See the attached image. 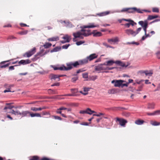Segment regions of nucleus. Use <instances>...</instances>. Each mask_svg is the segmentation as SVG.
Listing matches in <instances>:
<instances>
[{
  "instance_id": "38",
  "label": "nucleus",
  "mask_w": 160,
  "mask_h": 160,
  "mask_svg": "<svg viewBox=\"0 0 160 160\" xmlns=\"http://www.w3.org/2000/svg\"><path fill=\"white\" fill-rule=\"evenodd\" d=\"M98 76L96 75L92 76L90 77L91 80L94 81L97 78Z\"/></svg>"
},
{
  "instance_id": "19",
  "label": "nucleus",
  "mask_w": 160,
  "mask_h": 160,
  "mask_svg": "<svg viewBox=\"0 0 160 160\" xmlns=\"http://www.w3.org/2000/svg\"><path fill=\"white\" fill-rule=\"evenodd\" d=\"M138 23L141 25L143 28H147L148 26V22L147 21L144 22L141 21L138 22Z\"/></svg>"
},
{
  "instance_id": "42",
  "label": "nucleus",
  "mask_w": 160,
  "mask_h": 160,
  "mask_svg": "<svg viewBox=\"0 0 160 160\" xmlns=\"http://www.w3.org/2000/svg\"><path fill=\"white\" fill-rule=\"evenodd\" d=\"M105 115L104 113H100L98 114H93V116H96L97 117H100L101 116L104 115Z\"/></svg>"
},
{
  "instance_id": "22",
  "label": "nucleus",
  "mask_w": 160,
  "mask_h": 160,
  "mask_svg": "<svg viewBox=\"0 0 160 160\" xmlns=\"http://www.w3.org/2000/svg\"><path fill=\"white\" fill-rule=\"evenodd\" d=\"M12 104V103H6L5 104L7 106L4 108L3 110H5L7 109H12V108H13L14 107L13 106L11 105Z\"/></svg>"
},
{
  "instance_id": "9",
  "label": "nucleus",
  "mask_w": 160,
  "mask_h": 160,
  "mask_svg": "<svg viewBox=\"0 0 160 160\" xmlns=\"http://www.w3.org/2000/svg\"><path fill=\"white\" fill-rule=\"evenodd\" d=\"M124 81L122 80H115L112 81L111 83L114 84V86L115 87H119L121 86L123 82Z\"/></svg>"
},
{
  "instance_id": "55",
  "label": "nucleus",
  "mask_w": 160,
  "mask_h": 160,
  "mask_svg": "<svg viewBox=\"0 0 160 160\" xmlns=\"http://www.w3.org/2000/svg\"><path fill=\"white\" fill-rule=\"evenodd\" d=\"M14 38H16L14 37L13 36H9L8 37V38H7V39H13Z\"/></svg>"
},
{
  "instance_id": "13",
  "label": "nucleus",
  "mask_w": 160,
  "mask_h": 160,
  "mask_svg": "<svg viewBox=\"0 0 160 160\" xmlns=\"http://www.w3.org/2000/svg\"><path fill=\"white\" fill-rule=\"evenodd\" d=\"M115 63L122 67L126 68L129 65V63L128 62H127V64H126L120 61H116L115 62Z\"/></svg>"
},
{
  "instance_id": "54",
  "label": "nucleus",
  "mask_w": 160,
  "mask_h": 160,
  "mask_svg": "<svg viewBox=\"0 0 160 160\" xmlns=\"http://www.w3.org/2000/svg\"><path fill=\"white\" fill-rule=\"evenodd\" d=\"M12 27L11 25L10 24H8L7 25H5L3 26V27Z\"/></svg>"
},
{
  "instance_id": "40",
  "label": "nucleus",
  "mask_w": 160,
  "mask_h": 160,
  "mask_svg": "<svg viewBox=\"0 0 160 160\" xmlns=\"http://www.w3.org/2000/svg\"><path fill=\"white\" fill-rule=\"evenodd\" d=\"M152 11L153 12H159V10L158 8H152Z\"/></svg>"
},
{
  "instance_id": "49",
  "label": "nucleus",
  "mask_w": 160,
  "mask_h": 160,
  "mask_svg": "<svg viewBox=\"0 0 160 160\" xmlns=\"http://www.w3.org/2000/svg\"><path fill=\"white\" fill-rule=\"evenodd\" d=\"M155 115H160V112H159V110H156L155 111H154Z\"/></svg>"
},
{
  "instance_id": "30",
  "label": "nucleus",
  "mask_w": 160,
  "mask_h": 160,
  "mask_svg": "<svg viewBox=\"0 0 160 160\" xmlns=\"http://www.w3.org/2000/svg\"><path fill=\"white\" fill-rule=\"evenodd\" d=\"M19 112V111L18 110L14 111L13 110H12L9 113L15 115H18Z\"/></svg>"
},
{
  "instance_id": "2",
  "label": "nucleus",
  "mask_w": 160,
  "mask_h": 160,
  "mask_svg": "<svg viewBox=\"0 0 160 160\" xmlns=\"http://www.w3.org/2000/svg\"><path fill=\"white\" fill-rule=\"evenodd\" d=\"M97 57L98 55L95 53L91 54L86 58L74 62V64L73 65L75 66V68H78L79 65L87 63L88 62V60L91 61L97 58Z\"/></svg>"
},
{
  "instance_id": "11",
  "label": "nucleus",
  "mask_w": 160,
  "mask_h": 160,
  "mask_svg": "<svg viewBox=\"0 0 160 160\" xmlns=\"http://www.w3.org/2000/svg\"><path fill=\"white\" fill-rule=\"evenodd\" d=\"M79 113L80 114L87 113L90 115H91L93 113H96V112L92 110L89 108H87L85 110H81L80 111Z\"/></svg>"
},
{
  "instance_id": "33",
  "label": "nucleus",
  "mask_w": 160,
  "mask_h": 160,
  "mask_svg": "<svg viewBox=\"0 0 160 160\" xmlns=\"http://www.w3.org/2000/svg\"><path fill=\"white\" fill-rule=\"evenodd\" d=\"M29 160H39V159L38 156H34L31 157Z\"/></svg>"
},
{
  "instance_id": "24",
  "label": "nucleus",
  "mask_w": 160,
  "mask_h": 160,
  "mask_svg": "<svg viewBox=\"0 0 160 160\" xmlns=\"http://www.w3.org/2000/svg\"><path fill=\"white\" fill-rule=\"evenodd\" d=\"M144 122V121L143 120L138 119L135 121V123L136 124L140 125L143 124Z\"/></svg>"
},
{
  "instance_id": "10",
  "label": "nucleus",
  "mask_w": 160,
  "mask_h": 160,
  "mask_svg": "<svg viewBox=\"0 0 160 160\" xmlns=\"http://www.w3.org/2000/svg\"><path fill=\"white\" fill-rule=\"evenodd\" d=\"M117 121L118 122L119 124L121 126L123 127H125L126 124L128 122L127 120L122 118H116V122Z\"/></svg>"
},
{
  "instance_id": "6",
  "label": "nucleus",
  "mask_w": 160,
  "mask_h": 160,
  "mask_svg": "<svg viewBox=\"0 0 160 160\" xmlns=\"http://www.w3.org/2000/svg\"><path fill=\"white\" fill-rule=\"evenodd\" d=\"M138 73L142 76H143L144 74H145L146 76H151L153 74V72L151 70H141L138 71Z\"/></svg>"
},
{
  "instance_id": "43",
  "label": "nucleus",
  "mask_w": 160,
  "mask_h": 160,
  "mask_svg": "<svg viewBox=\"0 0 160 160\" xmlns=\"http://www.w3.org/2000/svg\"><path fill=\"white\" fill-rule=\"evenodd\" d=\"M54 118L56 119H58L60 120H62V118L60 117L57 116H53Z\"/></svg>"
},
{
  "instance_id": "57",
  "label": "nucleus",
  "mask_w": 160,
  "mask_h": 160,
  "mask_svg": "<svg viewBox=\"0 0 160 160\" xmlns=\"http://www.w3.org/2000/svg\"><path fill=\"white\" fill-rule=\"evenodd\" d=\"M114 90H108V92L110 94L113 93Z\"/></svg>"
},
{
  "instance_id": "29",
  "label": "nucleus",
  "mask_w": 160,
  "mask_h": 160,
  "mask_svg": "<svg viewBox=\"0 0 160 160\" xmlns=\"http://www.w3.org/2000/svg\"><path fill=\"white\" fill-rule=\"evenodd\" d=\"M106 63V64L104 63L103 64V65H106L107 66L111 65L113 63H115V62H114L112 60H109Z\"/></svg>"
},
{
  "instance_id": "14",
  "label": "nucleus",
  "mask_w": 160,
  "mask_h": 160,
  "mask_svg": "<svg viewBox=\"0 0 160 160\" xmlns=\"http://www.w3.org/2000/svg\"><path fill=\"white\" fill-rule=\"evenodd\" d=\"M125 32L128 35H132L133 36H136L135 32L131 29H127L125 30Z\"/></svg>"
},
{
  "instance_id": "62",
  "label": "nucleus",
  "mask_w": 160,
  "mask_h": 160,
  "mask_svg": "<svg viewBox=\"0 0 160 160\" xmlns=\"http://www.w3.org/2000/svg\"><path fill=\"white\" fill-rule=\"evenodd\" d=\"M148 115H155L154 112L152 113H147Z\"/></svg>"
},
{
  "instance_id": "20",
  "label": "nucleus",
  "mask_w": 160,
  "mask_h": 160,
  "mask_svg": "<svg viewBox=\"0 0 160 160\" xmlns=\"http://www.w3.org/2000/svg\"><path fill=\"white\" fill-rule=\"evenodd\" d=\"M10 60H8L1 62L0 63V68H3L8 67L10 64V63H8L4 65H3L2 64H4L5 62H8Z\"/></svg>"
},
{
  "instance_id": "64",
  "label": "nucleus",
  "mask_w": 160,
  "mask_h": 160,
  "mask_svg": "<svg viewBox=\"0 0 160 160\" xmlns=\"http://www.w3.org/2000/svg\"><path fill=\"white\" fill-rule=\"evenodd\" d=\"M7 117L8 118H9L11 120H12L13 119L11 117L10 115H8Z\"/></svg>"
},
{
  "instance_id": "52",
  "label": "nucleus",
  "mask_w": 160,
  "mask_h": 160,
  "mask_svg": "<svg viewBox=\"0 0 160 160\" xmlns=\"http://www.w3.org/2000/svg\"><path fill=\"white\" fill-rule=\"evenodd\" d=\"M128 84H129V83H128V82H127L126 83H123V84L122 83V84L121 86H122V87H124V86L128 87Z\"/></svg>"
},
{
  "instance_id": "45",
  "label": "nucleus",
  "mask_w": 160,
  "mask_h": 160,
  "mask_svg": "<svg viewBox=\"0 0 160 160\" xmlns=\"http://www.w3.org/2000/svg\"><path fill=\"white\" fill-rule=\"evenodd\" d=\"M70 46V44H66L65 45H64L62 46V48L63 49H67L68 47Z\"/></svg>"
},
{
  "instance_id": "23",
  "label": "nucleus",
  "mask_w": 160,
  "mask_h": 160,
  "mask_svg": "<svg viewBox=\"0 0 160 160\" xmlns=\"http://www.w3.org/2000/svg\"><path fill=\"white\" fill-rule=\"evenodd\" d=\"M59 38L57 36L55 37H52L48 39V40L49 41H55L58 40Z\"/></svg>"
},
{
  "instance_id": "4",
  "label": "nucleus",
  "mask_w": 160,
  "mask_h": 160,
  "mask_svg": "<svg viewBox=\"0 0 160 160\" xmlns=\"http://www.w3.org/2000/svg\"><path fill=\"white\" fill-rule=\"evenodd\" d=\"M74 64V62H71L66 63L67 67L64 66H62L59 67L54 66L53 68L55 70H60L68 71L72 69L73 67L75 68V66L73 65Z\"/></svg>"
},
{
  "instance_id": "48",
  "label": "nucleus",
  "mask_w": 160,
  "mask_h": 160,
  "mask_svg": "<svg viewBox=\"0 0 160 160\" xmlns=\"http://www.w3.org/2000/svg\"><path fill=\"white\" fill-rule=\"evenodd\" d=\"M82 77L83 78H88V74L86 73H84L82 74Z\"/></svg>"
},
{
  "instance_id": "35",
  "label": "nucleus",
  "mask_w": 160,
  "mask_h": 160,
  "mask_svg": "<svg viewBox=\"0 0 160 160\" xmlns=\"http://www.w3.org/2000/svg\"><path fill=\"white\" fill-rule=\"evenodd\" d=\"M94 36H100L102 35V33L100 32H97L96 33L93 32Z\"/></svg>"
},
{
  "instance_id": "3",
  "label": "nucleus",
  "mask_w": 160,
  "mask_h": 160,
  "mask_svg": "<svg viewBox=\"0 0 160 160\" xmlns=\"http://www.w3.org/2000/svg\"><path fill=\"white\" fill-rule=\"evenodd\" d=\"M143 12H150V11H148L147 10H141L139 8H138L136 7L132 8H125L121 10V12H127L129 13H133L137 12L139 13H143Z\"/></svg>"
},
{
  "instance_id": "56",
  "label": "nucleus",
  "mask_w": 160,
  "mask_h": 160,
  "mask_svg": "<svg viewBox=\"0 0 160 160\" xmlns=\"http://www.w3.org/2000/svg\"><path fill=\"white\" fill-rule=\"evenodd\" d=\"M157 56V58L158 59H160V52H158L156 53Z\"/></svg>"
},
{
  "instance_id": "50",
  "label": "nucleus",
  "mask_w": 160,
  "mask_h": 160,
  "mask_svg": "<svg viewBox=\"0 0 160 160\" xmlns=\"http://www.w3.org/2000/svg\"><path fill=\"white\" fill-rule=\"evenodd\" d=\"M60 85V83L59 82H57L56 83H54L53 84L51 85V86H59Z\"/></svg>"
},
{
  "instance_id": "15",
  "label": "nucleus",
  "mask_w": 160,
  "mask_h": 160,
  "mask_svg": "<svg viewBox=\"0 0 160 160\" xmlns=\"http://www.w3.org/2000/svg\"><path fill=\"white\" fill-rule=\"evenodd\" d=\"M61 76V75L52 74L50 75V78L52 80H56L57 79V81H59L60 80L59 78Z\"/></svg>"
},
{
  "instance_id": "16",
  "label": "nucleus",
  "mask_w": 160,
  "mask_h": 160,
  "mask_svg": "<svg viewBox=\"0 0 160 160\" xmlns=\"http://www.w3.org/2000/svg\"><path fill=\"white\" fill-rule=\"evenodd\" d=\"M103 64H101L95 67V70L96 71H100L105 70V67L103 66Z\"/></svg>"
},
{
  "instance_id": "60",
  "label": "nucleus",
  "mask_w": 160,
  "mask_h": 160,
  "mask_svg": "<svg viewBox=\"0 0 160 160\" xmlns=\"http://www.w3.org/2000/svg\"><path fill=\"white\" fill-rule=\"evenodd\" d=\"M48 114V112H42V115H47Z\"/></svg>"
},
{
  "instance_id": "58",
  "label": "nucleus",
  "mask_w": 160,
  "mask_h": 160,
  "mask_svg": "<svg viewBox=\"0 0 160 160\" xmlns=\"http://www.w3.org/2000/svg\"><path fill=\"white\" fill-rule=\"evenodd\" d=\"M83 71L82 69H80L78 70L77 71V73H79L80 72H82Z\"/></svg>"
},
{
  "instance_id": "31",
  "label": "nucleus",
  "mask_w": 160,
  "mask_h": 160,
  "mask_svg": "<svg viewBox=\"0 0 160 160\" xmlns=\"http://www.w3.org/2000/svg\"><path fill=\"white\" fill-rule=\"evenodd\" d=\"M151 124L153 126H158L160 124V123L156 121H151Z\"/></svg>"
},
{
  "instance_id": "47",
  "label": "nucleus",
  "mask_w": 160,
  "mask_h": 160,
  "mask_svg": "<svg viewBox=\"0 0 160 160\" xmlns=\"http://www.w3.org/2000/svg\"><path fill=\"white\" fill-rule=\"evenodd\" d=\"M141 29V28H139L137 29L136 32H135L136 35L140 32Z\"/></svg>"
},
{
  "instance_id": "59",
  "label": "nucleus",
  "mask_w": 160,
  "mask_h": 160,
  "mask_svg": "<svg viewBox=\"0 0 160 160\" xmlns=\"http://www.w3.org/2000/svg\"><path fill=\"white\" fill-rule=\"evenodd\" d=\"M20 25L22 27H27V26L28 27L29 26L27 25L26 24H24V23H21Z\"/></svg>"
},
{
  "instance_id": "39",
  "label": "nucleus",
  "mask_w": 160,
  "mask_h": 160,
  "mask_svg": "<svg viewBox=\"0 0 160 160\" xmlns=\"http://www.w3.org/2000/svg\"><path fill=\"white\" fill-rule=\"evenodd\" d=\"M28 31L25 30L24 31H21L19 33L21 35H23L26 34L28 33Z\"/></svg>"
},
{
  "instance_id": "12",
  "label": "nucleus",
  "mask_w": 160,
  "mask_h": 160,
  "mask_svg": "<svg viewBox=\"0 0 160 160\" xmlns=\"http://www.w3.org/2000/svg\"><path fill=\"white\" fill-rule=\"evenodd\" d=\"M62 38L64 39L63 40L61 41L60 42L62 43H64L66 42H68L71 39V38L70 36L66 35L62 37Z\"/></svg>"
},
{
  "instance_id": "26",
  "label": "nucleus",
  "mask_w": 160,
  "mask_h": 160,
  "mask_svg": "<svg viewBox=\"0 0 160 160\" xmlns=\"http://www.w3.org/2000/svg\"><path fill=\"white\" fill-rule=\"evenodd\" d=\"M158 17V16L157 15L154 16L153 15H149L148 18V20H151L154 18H156Z\"/></svg>"
},
{
  "instance_id": "53",
  "label": "nucleus",
  "mask_w": 160,
  "mask_h": 160,
  "mask_svg": "<svg viewBox=\"0 0 160 160\" xmlns=\"http://www.w3.org/2000/svg\"><path fill=\"white\" fill-rule=\"evenodd\" d=\"M17 66V65H15V66H11L10 67H9V70H13L14 69V66Z\"/></svg>"
},
{
  "instance_id": "51",
  "label": "nucleus",
  "mask_w": 160,
  "mask_h": 160,
  "mask_svg": "<svg viewBox=\"0 0 160 160\" xmlns=\"http://www.w3.org/2000/svg\"><path fill=\"white\" fill-rule=\"evenodd\" d=\"M61 110L59 109V108L57 109V110L56 112L57 113L61 114L62 113V112H61Z\"/></svg>"
},
{
  "instance_id": "41",
  "label": "nucleus",
  "mask_w": 160,
  "mask_h": 160,
  "mask_svg": "<svg viewBox=\"0 0 160 160\" xmlns=\"http://www.w3.org/2000/svg\"><path fill=\"white\" fill-rule=\"evenodd\" d=\"M127 44H135L136 45H138L139 44V43L138 42H128L127 43Z\"/></svg>"
},
{
  "instance_id": "18",
  "label": "nucleus",
  "mask_w": 160,
  "mask_h": 160,
  "mask_svg": "<svg viewBox=\"0 0 160 160\" xmlns=\"http://www.w3.org/2000/svg\"><path fill=\"white\" fill-rule=\"evenodd\" d=\"M31 62L30 60L28 59L27 60H22L19 61L18 63L19 64L25 65L30 63Z\"/></svg>"
},
{
  "instance_id": "46",
  "label": "nucleus",
  "mask_w": 160,
  "mask_h": 160,
  "mask_svg": "<svg viewBox=\"0 0 160 160\" xmlns=\"http://www.w3.org/2000/svg\"><path fill=\"white\" fill-rule=\"evenodd\" d=\"M78 79V77H74L72 78V82H74L77 81Z\"/></svg>"
},
{
  "instance_id": "28",
  "label": "nucleus",
  "mask_w": 160,
  "mask_h": 160,
  "mask_svg": "<svg viewBox=\"0 0 160 160\" xmlns=\"http://www.w3.org/2000/svg\"><path fill=\"white\" fill-rule=\"evenodd\" d=\"M31 110L34 112H37L38 111H40L41 108H37L35 107H31L30 108Z\"/></svg>"
},
{
  "instance_id": "36",
  "label": "nucleus",
  "mask_w": 160,
  "mask_h": 160,
  "mask_svg": "<svg viewBox=\"0 0 160 160\" xmlns=\"http://www.w3.org/2000/svg\"><path fill=\"white\" fill-rule=\"evenodd\" d=\"M85 42V41H78L76 42L77 45L79 46Z\"/></svg>"
},
{
  "instance_id": "8",
  "label": "nucleus",
  "mask_w": 160,
  "mask_h": 160,
  "mask_svg": "<svg viewBox=\"0 0 160 160\" xmlns=\"http://www.w3.org/2000/svg\"><path fill=\"white\" fill-rule=\"evenodd\" d=\"M122 20L123 21L128 22V23H126L124 24H122V25H124L128 28H129L131 25L132 26H133L134 24H136V23L133 20L131 19H126L123 18L122 19Z\"/></svg>"
},
{
  "instance_id": "1",
  "label": "nucleus",
  "mask_w": 160,
  "mask_h": 160,
  "mask_svg": "<svg viewBox=\"0 0 160 160\" xmlns=\"http://www.w3.org/2000/svg\"><path fill=\"white\" fill-rule=\"evenodd\" d=\"M99 25L98 24H95L93 23H89L86 25H84L81 27V29L80 31H78L73 33L74 38L73 39L74 42L76 41V39L79 38L80 39H83V36L87 37L92 34V33L90 30L87 29V28H92L95 27H99Z\"/></svg>"
},
{
  "instance_id": "63",
  "label": "nucleus",
  "mask_w": 160,
  "mask_h": 160,
  "mask_svg": "<svg viewBox=\"0 0 160 160\" xmlns=\"http://www.w3.org/2000/svg\"><path fill=\"white\" fill-rule=\"evenodd\" d=\"M145 81V83L146 84H150L151 83V82H149V80H146Z\"/></svg>"
},
{
  "instance_id": "5",
  "label": "nucleus",
  "mask_w": 160,
  "mask_h": 160,
  "mask_svg": "<svg viewBox=\"0 0 160 160\" xmlns=\"http://www.w3.org/2000/svg\"><path fill=\"white\" fill-rule=\"evenodd\" d=\"M20 115L22 117H27L29 115L31 117H41V114L38 113H33L30 112L29 111H23L21 112H19L18 115Z\"/></svg>"
},
{
  "instance_id": "17",
  "label": "nucleus",
  "mask_w": 160,
  "mask_h": 160,
  "mask_svg": "<svg viewBox=\"0 0 160 160\" xmlns=\"http://www.w3.org/2000/svg\"><path fill=\"white\" fill-rule=\"evenodd\" d=\"M108 42L112 44V43H115L119 41L118 38L116 37L113 38L109 39L108 40Z\"/></svg>"
},
{
  "instance_id": "21",
  "label": "nucleus",
  "mask_w": 160,
  "mask_h": 160,
  "mask_svg": "<svg viewBox=\"0 0 160 160\" xmlns=\"http://www.w3.org/2000/svg\"><path fill=\"white\" fill-rule=\"evenodd\" d=\"M71 91L72 93V94H68L64 95V96H75V95L74 93L78 92V90L76 89H71Z\"/></svg>"
},
{
  "instance_id": "25",
  "label": "nucleus",
  "mask_w": 160,
  "mask_h": 160,
  "mask_svg": "<svg viewBox=\"0 0 160 160\" xmlns=\"http://www.w3.org/2000/svg\"><path fill=\"white\" fill-rule=\"evenodd\" d=\"M52 45V44L49 42H46L43 45V47L45 48H48L50 47Z\"/></svg>"
},
{
  "instance_id": "27",
  "label": "nucleus",
  "mask_w": 160,
  "mask_h": 160,
  "mask_svg": "<svg viewBox=\"0 0 160 160\" xmlns=\"http://www.w3.org/2000/svg\"><path fill=\"white\" fill-rule=\"evenodd\" d=\"M155 106V103H148V109H154Z\"/></svg>"
},
{
  "instance_id": "61",
  "label": "nucleus",
  "mask_w": 160,
  "mask_h": 160,
  "mask_svg": "<svg viewBox=\"0 0 160 160\" xmlns=\"http://www.w3.org/2000/svg\"><path fill=\"white\" fill-rule=\"evenodd\" d=\"M67 109V108L64 107H61L59 108V109L62 110H66Z\"/></svg>"
},
{
  "instance_id": "37",
  "label": "nucleus",
  "mask_w": 160,
  "mask_h": 160,
  "mask_svg": "<svg viewBox=\"0 0 160 160\" xmlns=\"http://www.w3.org/2000/svg\"><path fill=\"white\" fill-rule=\"evenodd\" d=\"M90 88H89L84 87L83 91L84 93H87L88 94V92Z\"/></svg>"
},
{
  "instance_id": "34",
  "label": "nucleus",
  "mask_w": 160,
  "mask_h": 160,
  "mask_svg": "<svg viewBox=\"0 0 160 160\" xmlns=\"http://www.w3.org/2000/svg\"><path fill=\"white\" fill-rule=\"evenodd\" d=\"M60 49V48H58V47H56L54 48L51 51V52H56L59 51Z\"/></svg>"
},
{
  "instance_id": "7",
  "label": "nucleus",
  "mask_w": 160,
  "mask_h": 160,
  "mask_svg": "<svg viewBox=\"0 0 160 160\" xmlns=\"http://www.w3.org/2000/svg\"><path fill=\"white\" fill-rule=\"evenodd\" d=\"M36 52V48H33L32 49L26 52L23 55L24 57L29 58L33 55Z\"/></svg>"
},
{
  "instance_id": "44",
  "label": "nucleus",
  "mask_w": 160,
  "mask_h": 160,
  "mask_svg": "<svg viewBox=\"0 0 160 160\" xmlns=\"http://www.w3.org/2000/svg\"><path fill=\"white\" fill-rule=\"evenodd\" d=\"M116 67H111V68H109L108 67H105V70H112L114 68H116Z\"/></svg>"
},
{
  "instance_id": "32",
  "label": "nucleus",
  "mask_w": 160,
  "mask_h": 160,
  "mask_svg": "<svg viewBox=\"0 0 160 160\" xmlns=\"http://www.w3.org/2000/svg\"><path fill=\"white\" fill-rule=\"evenodd\" d=\"M110 13V12L109 11H106L102 13H100L99 14V16H102L106 15H107L108 14Z\"/></svg>"
}]
</instances>
